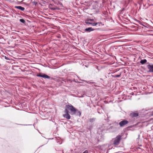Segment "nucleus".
Wrapping results in <instances>:
<instances>
[{
	"label": "nucleus",
	"mask_w": 153,
	"mask_h": 153,
	"mask_svg": "<svg viewBox=\"0 0 153 153\" xmlns=\"http://www.w3.org/2000/svg\"><path fill=\"white\" fill-rule=\"evenodd\" d=\"M147 60L146 59H144L143 60H141L140 62V63L142 65H143L145 63H146L147 62Z\"/></svg>",
	"instance_id": "obj_9"
},
{
	"label": "nucleus",
	"mask_w": 153,
	"mask_h": 153,
	"mask_svg": "<svg viewBox=\"0 0 153 153\" xmlns=\"http://www.w3.org/2000/svg\"><path fill=\"white\" fill-rule=\"evenodd\" d=\"M130 116L132 117H136L138 116V114L137 112H133L131 113L130 114Z\"/></svg>",
	"instance_id": "obj_6"
},
{
	"label": "nucleus",
	"mask_w": 153,
	"mask_h": 153,
	"mask_svg": "<svg viewBox=\"0 0 153 153\" xmlns=\"http://www.w3.org/2000/svg\"><path fill=\"white\" fill-rule=\"evenodd\" d=\"M15 8L20 10L22 11H24L25 10L24 7H22L21 6H16L15 7Z\"/></svg>",
	"instance_id": "obj_8"
},
{
	"label": "nucleus",
	"mask_w": 153,
	"mask_h": 153,
	"mask_svg": "<svg viewBox=\"0 0 153 153\" xmlns=\"http://www.w3.org/2000/svg\"><path fill=\"white\" fill-rule=\"evenodd\" d=\"M87 23H89V24L91 25L92 26H95L97 25H98L99 26H100V24H101V22H100L92 23V22H91V23L87 22Z\"/></svg>",
	"instance_id": "obj_7"
},
{
	"label": "nucleus",
	"mask_w": 153,
	"mask_h": 153,
	"mask_svg": "<svg viewBox=\"0 0 153 153\" xmlns=\"http://www.w3.org/2000/svg\"><path fill=\"white\" fill-rule=\"evenodd\" d=\"M24 1V0H22L21 1V2H22L23 1Z\"/></svg>",
	"instance_id": "obj_23"
},
{
	"label": "nucleus",
	"mask_w": 153,
	"mask_h": 153,
	"mask_svg": "<svg viewBox=\"0 0 153 153\" xmlns=\"http://www.w3.org/2000/svg\"><path fill=\"white\" fill-rule=\"evenodd\" d=\"M121 74H122V72H121L119 74L114 76L115 77H120L121 76Z\"/></svg>",
	"instance_id": "obj_12"
},
{
	"label": "nucleus",
	"mask_w": 153,
	"mask_h": 153,
	"mask_svg": "<svg viewBox=\"0 0 153 153\" xmlns=\"http://www.w3.org/2000/svg\"><path fill=\"white\" fill-rule=\"evenodd\" d=\"M5 59H7V60L9 59L8 57H7L6 56H5Z\"/></svg>",
	"instance_id": "obj_21"
},
{
	"label": "nucleus",
	"mask_w": 153,
	"mask_h": 153,
	"mask_svg": "<svg viewBox=\"0 0 153 153\" xmlns=\"http://www.w3.org/2000/svg\"><path fill=\"white\" fill-rule=\"evenodd\" d=\"M99 30V28H97L96 29H93V28H92L91 27H89L88 28H86L85 29V32H91V31H93L94 30Z\"/></svg>",
	"instance_id": "obj_5"
},
{
	"label": "nucleus",
	"mask_w": 153,
	"mask_h": 153,
	"mask_svg": "<svg viewBox=\"0 0 153 153\" xmlns=\"http://www.w3.org/2000/svg\"><path fill=\"white\" fill-rule=\"evenodd\" d=\"M88 21H90V22H93L94 21V19H88Z\"/></svg>",
	"instance_id": "obj_18"
},
{
	"label": "nucleus",
	"mask_w": 153,
	"mask_h": 153,
	"mask_svg": "<svg viewBox=\"0 0 153 153\" xmlns=\"http://www.w3.org/2000/svg\"><path fill=\"white\" fill-rule=\"evenodd\" d=\"M85 22L87 24H89V23H87V22L91 23L90 21H88V19H87L85 21Z\"/></svg>",
	"instance_id": "obj_15"
},
{
	"label": "nucleus",
	"mask_w": 153,
	"mask_h": 153,
	"mask_svg": "<svg viewBox=\"0 0 153 153\" xmlns=\"http://www.w3.org/2000/svg\"><path fill=\"white\" fill-rule=\"evenodd\" d=\"M121 137V136L119 135L114 138L112 140L113 144L116 146H118L119 144L120 141L122 139Z\"/></svg>",
	"instance_id": "obj_2"
},
{
	"label": "nucleus",
	"mask_w": 153,
	"mask_h": 153,
	"mask_svg": "<svg viewBox=\"0 0 153 153\" xmlns=\"http://www.w3.org/2000/svg\"><path fill=\"white\" fill-rule=\"evenodd\" d=\"M19 21L20 22H22L24 24L25 23V21L23 19H20Z\"/></svg>",
	"instance_id": "obj_13"
},
{
	"label": "nucleus",
	"mask_w": 153,
	"mask_h": 153,
	"mask_svg": "<svg viewBox=\"0 0 153 153\" xmlns=\"http://www.w3.org/2000/svg\"><path fill=\"white\" fill-rule=\"evenodd\" d=\"M152 115H153V111L152 112Z\"/></svg>",
	"instance_id": "obj_22"
},
{
	"label": "nucleus",
	"mask_w": 153,
	"mask_h": 153,
	"mask_svg": "<svg viewBox=\"0 0 153 153\" xmlns=\"http://www.w3.org/2000/svg\"><path fill=\"white\" fill-rule=\"evenodd\" d=\"M100 128H99V129H98V131H100Z\"/></svg>",
	"instance_id": "obj_24"
},
{
	"label": "nucleus",
	"mask_w": 153,
	"mask_h": 153,
	"mask_svg": "<svg viewBox=\"0 0 153 153\" xmlns=\"http://www.w3.org/2000/svg\"><path fill=\"white\" fill-rule=\"evenodd\" d=\"M95 118H91L89 119V121L90 122L92 123L93 122L95 121Z\"/></svg>",
	"instance_id": "obj_11"
},
{
	"label": "nucleus",
	"mask_w": 153,
	"mask_h": 153,
	"mask_svg": "<svg viewBox=\"0 0 153 153\" xmlns=\"http://www.w3.org/2000/svg\"><path fill=\"white\" fill-rule=\"evenodd\" d=\"M76 112L77 113V115H78L79 117L81 116V112L80 111H78L77 109V111H76Z\"/></svg>",
	"instance_id": "obj_14"
},
{
	"label": "nucleus",
	"mask_w": 153,
	"mask_h": 153,
	"mask_svg": "<svg viewBox=\"0 0 153 153\" xmlns=\"http://www.w3.org/2000/svg\"><path fill=\"white\" fill-rule=\"evenodd\" d=\"M147 67L149 69V72L153 73V65L149 64L147 65Z\"/></svg>",
	"instance_id": "obj_4"
},
{
	"label": "nucleus",
	"mask_w": 153,
	"mask_h": 153,
	"mask_svg": "<svg viewBox=\"0 0 153 153\" xmlns=\"http://www.w3.org/2000/svg\"><path fill=\"white\" fill-rule=\"evenodd\" d=\"M43 78L47 79H50V77L48 75H47L45 74H43Z\"/></svg>",
	"instance_id": "obj_10"
},
{
	"label": "nucleus",
	"mask_w": 153,
	"mask_h": 153,
	"mask_svg": "<svg viewBox=\"0 0 153 153\" xmlns=\"http://www.w3.org/2000/svg\"><path fill=\"white\" fill-rule=\"evenodd\" d=\"M76 111L77 109L71 104L67 105L65 106L64 111L65 114L63 115V116L68 119H69L71 118V116L69 115V111H70V113L71 115H73L76 113Z\"/></svg>",
	"instance_id": "obj_1"
},
{
	"label": "nucleus",
	"mask_w": 153,
	"mask_h": 153,
	"mask_svg": "<svg viewBox=\"0 0 153 153\" xmlns=\"http://www.w3.org/2000/svg\"><path fill=\"white\" fill-rule=\"evenodd\" d=\"M85 82H86L87 83H88V84H91V83H94L93 82H91V81H86Z\"/></svg>",
	"instance_id": "obj_17"
},
{
	"label": "nucleus",
	"mask_w": 153,
	"mask_h": 153,
	"mask_svg": "<svg viewBox=\"0 0 153 153\" xmlns=\"http://www.w3.org/2000/svg\"><path fill=\"white\" fill-rule=\"evenodd\" d=\"M43 74H39L37 75V76L42 77Z\"/></svg>",
	"instance_id": "obj_16"
},
{
	"label": "nucleus",
	"mask_w": 153,
	"mask_h": 153,
	"mask_svg": "<svg viewBox=\"0 0 153 153\" xmlns=\"http://www.w3.org/2000/svg\"><path fill=\"white\" fill-rule=\"evenodd\" d=\"M128 123V121L127 120H124L120 122L119 123V124L120 125V127H122L126 125Z\"/></svg>",
	"instance_id": "obj_3"
},
{
	"label": "nucleus",
	"mask_w": 153,
	"mask_h": 153,
	"mask_svg": "<svg viewBox=\"0 0 153 153\" xmlns=\"http://www.w3.org/2000/svg\"><path fill=\"white\" fill-rule=\"evenodd\" d=\"M51 9L52 10H55L56 9L55 8H54V7H53V8H51Z\"/></svg>",
	"instance_id": "obj_20"
},
{
	"label": "nucleus",
	"mask_w": 153,
	"mask_h": 153,
	"mask_svg": "<svg viewBox=\"0 0 153 153\" xmlns=\"http://www.w3.org/2000/svg\"><path fill=\"white\" fill-rule=\"evenodd\" d=\"M82 153H88V151L87 150H85Z\"/></svg>",
	"instance_id": "obj_19"
}]
</instances>
